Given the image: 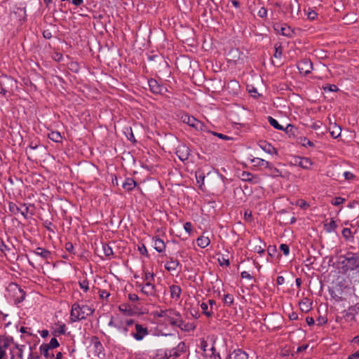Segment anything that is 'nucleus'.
Segmentation results:
<instances>
[{"label":"nucleus","mask_w":359,"mask_h":359,"mask_svg":"<svg viewBox=\"0 0 359 359\" xmlns=\"http://www.w3.org/2000/svg\"><path fill=\"white\" fill-rule=\"evenodd\" d=\"M94 309H93L90 306L75 302L72 306L69 317L70 321L72 323H75L85 320L88 316L92 315Z\"/></svg>","instance_id":"obj_1"},{"label":"nucleus","mask_w":359,"mask_h":359,"mask_svg":"<svg viewBox=\"0 0 359 359\" xmlns=\"http://www.w3.org/2000/svg\"><path fill=\"white\" fill-rule=\"evenodd\" d=\"M135 324V320L126 316L116 314L114 316H111L108 323L109 327H115L118 332L125 325H133Z\"/></svg>","instance_id":"obj_2"},{"label":"nucleus","mask_w":359,"mask_h":359,"mask_svg":"<svg viewBox=\"0 0 359 359\" xmlns=\"http://www.w3.org/2000/svg\"><path fill=\"white\" fill-rule=\"evenodd\" d=\"M133 326L134 330L131 331L130 335L136 341H142L149 334V330L147 326L140 324L135 321V324H133Z\"/></svg>","instance_id":"obj_3"},{"label":"nucleus","mask_w":359,"mask_h":359,"mask_svg":"<svg viewBox=\"0 0 359 359\" xmlns=\"http://www.w3.org/2000/svg\"><path fill=\"white\" fill-rule=\"evenodd\" d=\"M181 318L182 316L180 312L175 309H166L165 317L163 322L172 326L176 327L177 325H180L181 323Z\"/></svg>","instance_id":"obj_4"},{"label":"nucleus","mask_w":359,"mask_h":359,"mask_svg":"<svg viewBox=\"0 0 359 359\" xmlns=\"http://www.w3.org/2000/svg\"><path fill=\"white\" fill-rule=\"evenodd\" d=\"M181 120L183 123L194 128L196 130L202 131L205 128V125L203 122L187 114L182 115Z\"/></svg>","instance_id":"obj_5"},{"label":"nucleus","mask_w":359,"mask_h":359,"mask_svg":"<svg viewBox=\"0 0 359 359\" xmlns=\"http://www.w3.org/2000/svg\"><path fill=\"white\" fill-rule=\"evenodd\" d=\"M138 286L141 288V292L144 294L150 297H154L156 294V287L154 283H147L139 284Z\"/></svg>","instance_id":"obj_6"},{"label":"nucleus","mask_w":359,"mask_h":359,"mask_svg":"<svg viewBox=\"0 0 359 359\" xmlns=\"http://www.w3.org/2000/svg\"><path fill=\"white\" fill-rule=\"evenodd\" d=\"M297 68L301 74L306 75L311 72L313 69V65L311 60L304 59L298 62Z\"/></svg>","instance_id":"obj_7"},{"label":"nucleus","mask_w":359,"mask_h":359,"mask_svg":"<svg viewBox=\"0 0 359 359\" xmlns=\"http://www.w3.org/2000/svg\"><path fill=\"white\" fill-rule=\"evenodd\" d=\"M149 86L150 90L154 94H163L167 91L165 86L159 84L156 80L153 79L149 81Z\"/></svg>","instance_id":"obj_8"},{"label":"nucleus","mask_w":359,"mask_h":359,"mask_svg":"<svg viewBox=\"0 0 359 359\" xmlns=\"http://www.w3.org/2000/svg\"><path fill=\"white\" fill-rule=\"evenodd\" d=\"M176 154L182 161H184L189 156L190 149L185 144H180L177 147Z\"/></svg>","instance_id":"obj_9"},{"label":"nucleus","mask_w":359,"mask_h":359,"mask_svg":"<svg viewBox=\"0 0 359 359\" xmlns=\"http://www.w3.org/2000/svg\"><path fill=\"white\" fill-rule=\"evenodd\" d=\"M294 163L298 165L303 169L309 170L311 169L313 162L311 160L306 157H297L294 158Z\"/></svg>","instance_id":"obj_10"},{"label":"nucleus","mask_w":359,"mask_h":359,"mask_svg":"<svg viewBox=\"0 0 359 359\" xmlns=\"http://www.w3.org/2000/svg\"><path fill=\"white\" fill-rule=\"evenodd\" d=\"M275 29L279 34L285 36H291L293 33L290 27L287 25H278Z\"/></svg>","instance_id":"obj_11"},{"label":"nucleus","mask_w":359,"mask_h":359,"mask_svg":"<svg viewBox=\"0 0 359 359\" xmlns=\"http://www.w3.org/2000/svg\"><path fill=\"white\" fill-rule=\"evenodd\" d=\"M152 241L154 243V248L157 252L161 253L165 250V243L162 239L157 237H154Z\"/></svg>","instance_id":"obj_12"},{"label":"nucleus","mask_w":359,"mask_h":359,"mask_svg":"<svg viewBox=\"0 0 359 359\" xmlns=\"http://www.w3.org/2000/svg\"><path fill=\"white\" fill-rule=\"evenodd\" d=\"M228 359H248V355L243 350L237 349L229 354Z\"/></svg>","instance_id":"obj_13"},{"label":"nucleus","mask_w":359,"mask_h":359,"mask_svg":"<svg viewBox=\"0 0 359 359\" xmlns=\"http://www.w3.org/2000/svg\"><path fill=\"white\" fill-rule=\"evenodd\" d=\"M170 297L172 299L177 301L180 298L182 293L181 287L177 285H172L170 286Z\"/></svg>","instance_id":"obj_14"},{"label":"nucleus","mask_w":359,"mask_h":359,"mask_svg":"<svg viewBox=\"0 0 359 359\" xmlns=\"http://www.w3.org/2000/svg\"><path fill=\"white\" fill-rule=\"evenodd\" d=\"M259 145L262 150H264L265 152L269 154H278L276 149L269 143H267L266 142H260Z\"/></svg>","instance_id":"obj_15"},{"label":"nucleus","mask_w":359,"mask_h":359,"mask_svg":"<svg viewBox=\"0 0 359 359\" xmlns=\"http://www.w3.org/2000/svg\"><path fill=\"white\" fill-rule=\"evenodd\" d=\"M179 265L180 262L177 259L170 258V259L165 264V268L168 271H174L177 270Z\"/></svg>","instance_id":"obj_16"},{"label":"nucleus","mask_w":359,"mask_h":359,"mask_svg":"<svg viewBox=\"0 0 359 359\" xmlns=\"http://www.w3.org/2000/svg\"><path fill=\"white\" fill-rule=\"evenodd\" d=\"M299 308L302 311L307 313L312 308V302L309 299L304 298L299 302Z\"/></svg>","instance_id":"obj_17"},{"label":"nucleus","mask_w":359,"mask_h":359,"mask_svg":"<svg viewBox=\"0 0 359 359\" xmlns=\"http://www.w3.org/2000/svg\"><path fill=\"white\" fill-rule=\"evenodd\" d=\"M137 186L136 182L133 178H126L123 183V188L127 191H132Z\"/></svg>","instance_id":"obj_18"},{"label":"nucleus","mask_w":359,"mask_h":359,"mask_svg":"<svg viewBox=\"0 0 359 359\" xmlns=\"http://www.w3.org/2000/svg\"><path fill=\"white\" fill-rule=\"evenodd\" d=\"M142 283H154L155 274L153 272L144 270L142 274Z\"/></svg>","instance_id":"obj_19"},{"label":"nucleus","mask_w":359,"mask_h":359,"mask_svg":"<svg viewBox=\"0 0 359 359\" xmlns=\"http://www.w3.org/2000/svg\"><path fill=\"white\" fill-rule=\"evenodd\" d=\"M196 243L198 246H199L201 248H205L210 245V240L208 236L202 235L201 236L197 238Z\"/></svg>","instance_id":"obj_20"},{"label":"nucleus","mask_w":359,"mask_h":359,"mask_svg":"<svg viewBox=\"0 0 359 359\" xmlns=\"http://www.w3.org/2000/svg\"><path fill=\"white\" fill-rule=\"evenodd\" d=\"M254 166L267 168L270 167V163L260 158H254L251 160Z\"/></svg>","instance_id":"obj_21"},{"label":"nucleus","mask_w":359,"mask_h":359,"mask_svg":"<svg viewBox=\"0 0 359 359\" xmlns=\"http://www.w3.org/2000/svg\"><path fill=\"white\" fill-rule=\"evenodd\" d=\"M200 306L202 310V313L206 317L211 318L213 316L214 312L211 310L207 302H202Z\"/></svg>","instance_id":"obj_22"},{"label":"nucleus","mask_w":359,"mask_h":359,"mask_svg":"<svg viewBox=\"0 0 359 359\" xmlns=\"http://www.w3.org/2000/svg\"><path fill=\"white\" fill-rule=\"evenodd\" d=\"M34 253L36 255H39L43 259H48L50 256V251H48L43 248H40V247H39L36 249V250L34 251Z\"/></svg>","instance_id":"obj_23"},{"label":"nucleus","mask_w":359,"mask_h":359,"mask_svg":"<svg viewBox=\"0 0 359 359\" xmlns=\"http://www.w3.org/2000/svg\"><path fill=\"white\" fill-rule=\"evenodd\" d=\"M50 349V348L48 346V345H45L44 344H41L39 347L40 353L47 358H52L54 356L53 353H49Z\"/></svg>","instance_id":"obj_24"},{"label":"nucleus","mask_w":359,"mask_h":359,"mask_svg":"<svg viewBox=\"0 0 359 359\" xmlns=\"http://www.w3.org/2000/svg\"><path fill=\"white\" fill-rule=\"evenodd\" d=\"M337 225L333 219H331L330 222L324 224V228L327 232H332L335 230Z\"/></svg>","instance_id":"obj_25"},{"label":"nucleus","mask_w":359,"mask_h":359,"mask_svg":"<svg viewBox=\"0 0 359 359\" xmlns=\"http://www.w3.org/2000/svg\"><path fill=\"white\" fill-rule=\"evenodd\" d=\"M48 137L55 142H60L62 139L60 133L58 131H51L48 133Z\"/></svg>","instance_id":"obj_26"},{"label":"nucleus","mask_w":359,"mask_h":359,"mask_svg":"<svg viewBox=\"0 0 359 359\" xmlns=\"http://www.w3.org/2000/svg\"><path fill=\"white\" fill-rule=\"evenodd\" d=\"M12 342L13 339L11 337H4L1 341L0 348L6 351Z\"/></svg>","instance_id":"obj_27"},{"label":"nucleus","mask_w":359,"mask_h":359,"mask_svg":"<svg viewBox=\"0 0 359 359\" xmlns=\"http://www.w3.org/2000/svg\"><path fill=\"white\" fill-rule=\"evenodd\" d=\"M269 123L271 126H273L274 128L279 130H283L284 128L283 126L280 125L277 120L273 118L271 116L268 117Z\"/></svg>","instance_id":"obj_28"},{"label":"nucleus","mask_w":359,"mask_h":359,"mask_svg":"<svg viewBox=\"0 0 359 359\" xmlns=\"http://www.w3.org/2000/svg\"><path fill=\"white\" fill-rule=\"evenodd\" d=\"M55 332L60 335L65 334L66 332L65 324L60 322L55 324Z\"/></svg>","instance_id":"obj_29"},{"label":"nucleus","mask_w":359,"mask_h":359,"mask_svg":"<svg viewBox=\"0 0 359 359\" xmlns=\"http://www.w3.org/2000/svg\"><path fill=\"white\" fill-rule=\"evenodd\" d=\"M118 309L121 312H122L121 315H126L128 317L132 313L129 306L126 304H121L118 307Z\"/></svg>","instance_id":"obj_30"},{"label":"nucleus","mask_w":359,"mask_h":359,"mask_svg":"<svg viewBox=\"0 0 359 359\" xmlns=\"http://www.w3.org/2000/svg\"><path fill=\"white\" fill-rule=\"evenodd\" d=\"M266 168H268L270 171V174L272 177H278V176H280L281 175V172L277 169L276 168H274L271 163H270V167H267Z\"/></svg>","instance_id":"obj_31"},{"label":"nucleus","mask_w":359,"mask_h":359,"mask_svg":"<svg viewBox=\"0 0 359 359\" xmlns=\"http://www.w3.org/2000/svg\"><path fill=\"white\" fill-rule=\"evenodd\" d=\"M79 286L81 289H82L84 292H88L89 290V283L87 279L81 280L79 282Z\"/></svg>","instance_id":"obj_32"},{"label":"nucleus","mask_w":359,"mask_h":359,"mask_svg":"<svg viewBox=\"0 0 359 359\" xmlns=\"http://www.w3.org/2000/svg\"><path fill=\"white\" fill-rule=\"evenodd\" d=\"M300 143L302 146L306 147H314V144L308 138L306 137H302L300 138Z\"/></svg>","instance_id":"obj_33"},{"label":"nucleus","mask_w":359,"mask_h":359,"mask_svg":"<svg viewBox=\"0 0 359 359\" xmlns=\"http://www.w3.org/2000/svg\"><path fill=\"white\" fill-rule=\"evenodd\" d=\"M223 301L226 305L231 306L233 303V297L230 294H225Z\"/></svg>","instance_id":"obj_34"},{"label":"nucleus","mask_w":359,"mask_h":359,"mask_svg":"<svg viewBox=\"0 0 359 359\" xmlns=\"http://www.w3.org/2000/svg\"><path fill=\"white\" fill-rule=\"evenodd\" d=\"M45 345H48V346L50 348H55L60 346V344L56 338H52L48 344H44Z\"/></svg>","instance_id":"obj_35"},{"label":"nucleus","mask_w":359,"mask_h":359,"mask_svg":"<svg viewBox=\"0 0 359 359\" xmlns=\"http://www.w3.org/2000/svg\"><path fill=\"white\" fill-rule=\"evenodd\" d=\"M323 89L325 91L329 92H337L339 90L338 87L334 84H328L324 86Z\"/></svg>","instance_id":"obj_36"},{"label":"nucleus","mask_w":359,"mask_h":359,"mask_svg":"<svg viewBox=\"0 0 359 359\" xmlns=\"http://www.w3.org/2000/svg\"><path fill=\"white\" fill-rule=\"evenodd\" d=\"M344 202H345V198H341V197H335L332 201V204L333 205L338 206V205H339L341 204H343Z\"/></svg>","instance_id":"obj_37"},{"label":"nucleus","mask_w":359,"mask_h":359,"mask_svg":"<svg viewBox=\"0 0 359 359\" xmlns=\"http://www.w3.org/2000/svg\"><path fill=\"white\" fill-rule=\"evenodd\" d=\"M306 15L308 19L313 20L317 17V13L315 11L309 8L308 11L306 12Z\"/></svg>","instance_id":"obj_38"},{"label":"nucleus","mask_w":359,"mask_h":359,"mask_svg":"<svg viewBox=\"0 0 359 359\" xmlns=\"http://www.w3.org/2000/svg\"><path fill=\"white\" fill-rule=\"evenodd\" d=\"M103 250H104L105 256H107V257H110L111 255H113L112 248L108 245H103Z\"/></svg>","instance_id":"obj_39"},{"label":"nucleus","mask_w":359,"mask_h":359,"mask_svg":"<svg viewBox=\"0 0 359 359\" xmlns=\"http://www.w3.org/2000/svg\"><path fill=\"white\" fill-rule=\"evenodd\" d=\"M9 209H10V211L13 213V214H18V213H20V208L18 207L14 203H10L9 205Z\"/></svg>","instance_id":"obj_40"},{"label":"nucleus","mask_w":359,"mask_h":359,"mask_svg":"<svg viewBox=\"0 0 359 359\" xmlns=\"http://www.w3.org/2000/svg\"><path fill=\"white\" fill-rule=\"evenodd\" d=\"M176 327H180L182 330L184 331H189L190 330L189 324L185 323L183 321L182 318H181V323L180 325H177Z\"/></svg>","instance_id":"obj_41"},{"label":"nucleus","mask_w":359,"mask_h":359,"mask_svg":"<svg viewBox=\"0 0 359 359\" xmlns=\"http://www.w3.org/2000/svg\"><path fill=\"white\" fill-rule=\"evenodd\" d=\"M343 176L344 177V179L348 181L353 180L355 177L352 172L349 171H345L343 173Z\"/></svg>","instance_id":"obj_42"},{"label":"nucleus","mask_w":359,"mask_h":359,"mask_svg":"<svg viewBox=\"0 0 359 359\" xmlns=\"http://www.w3.org/2000/svg\"><path fill=\"white\" fill-rule=\"evenodd\" d=\"M282 55V48L280 46H277V45L275 46V53L273 54L274 57L276 58H280Z\"/></svg>","instance_id":"obj_43"},{"label":"nucleus","mask_w":359,"mask_h":359,"mask_svg":"<svg viewBox=\"0 0 359 359\" xmlns=\"http://www.w3.org/2000/svg\"><path fill=\"white\" fill-rule=\"evenodd\" d=\"M280 250L283 252L285 255H288L290 252L289 246L287 244H281L280 245Z\"/></svg>","instance_id":"obj_44"},{"label":"nucleus","mask_w":359,"mask_h":359,"mask_svg":"<svg viewBox=\"0 0 359 359\" xmlns=\"http://www.w3.org/2000/svg\"><path fill=\"white\" fill-rule=\"evenodd\" d=\"M29 208L26 206L25 204L22 205L20 210V213L25 217L27 218V215L28 213Z\"/></svg>","instance_id":"obj_45"},{"label":"nucleus","mask_w":359,"mask_h":359,"mask_svg":"<svg viewBox=\"0 0 359 359\" xmlns=\"http://www.w3.org/2000/svg\"><path fill=\"white\" fill-rule=\"evenodd\" d=\"M184 229L188 233H191L192 231V224L189 222H187L184 224Z\"/></svg>","instance_id":"obj_46"},{"label":"nucleus","mask_w":359,"mask_h":359,"mask_svg":"<svg viewBox=\"0 0 359 359\" xmlns=\"http://www.w3.org/2000/svg\"><path fill=\"white\" fill-rule=\"evenodd\" d=\"M165 312H166V309L160 310V311H156L155 316L158 318H162L163 320H164V318L165 317Z\"/></svg>","instance_id":"obj_47"},{"label":"nucleus","mask_w":359,"mask_h":359,"mask_svg":"<svg viewBox=\"0 0 359 359\" xmlns=\"http://www.w3.org/2000/svg\"><path fill=\"white\" fill-rule=\"evenodd\" d=\"M243 176L244 177L243 180L245 181L252 182L254 180L253 175L249 172H243Z\"/></svg>","instance_id":"obj_48"},{"label":"nucleus","mask_w":359,"mask_h":359,"mask_svg":"<svg viewBox=\"0 0 359 359\" xmlns=\"http://www.w3.org/2000/svg\"><path fill=\"white\" fill-rule=\"evenodd\" d=\"M258 15L262 18H266L267 16V10L264 7L261 8L258 11Z\"/></svg>","instance_id":"obj_49"},{"label":"nucleus","mask_w":359,"mask_h":359,"mask_svg":"<svg viewBox=\"0 0 359 359\" xmlns=\"http://www.w3.org/2000/svg\"><path fill=\"white\" fill-rule=\"evenodd\" d=\"M207 303L208 304L210 308L211 309V310L213 312H214L215 310L217 309V308H216V302H215V300H213V299H208Z\"/></svg>","instance_id":"obj_50"},{"label":"nucleus","mask_w":359,"mask_h":359,"mask_svg":"<svg viewBox=\"0 0 359 359\" xmlns=\"http://www.w3.org/2000/svg\"><path fill=\"white\" fill-rule=\"evenodd\" d=\"M133 325H125L123 326V328L121 329V330L119 331L121 333H122L123 334H124L125 336L127 335L128 332H129L130 330V328L132 327Z\"/></svg>","instance_id":"obj_51"},{"label":"nucleus","mask_w":359,"mask_h":359,"mask_svg":"<svg viewBox=\"0 0 359 359\" xmlns=\"http://www.w3.org/2000/svg\"><path fill=\"white\" fill-rule=\"evenodd\" d=\"M241 276L242 278H245L248 280H251L252 278V276L248 271H245L241 272Z\"/></svg>","instance_id":"obj_52"},{"label":"nucleus","mask_w":359,"mask_h":359,"mask_svg":"<svg viewBox=\"0 0 359 359\" xmlns=\"http://www.w3.org/2000/svg\"><path fill=\"white\" fill-rule=\"evenodd\" d=\"M128 299L131 302H136L139 299V297H138L137 294H136L135 293H132V294H128Z\"/></svg>","instance_id":"obj_53"},{"label":"nucleus","mask_w":359,"mask_h":359,"mask_svg":"<svg viewBox=\"0 0 359 359\" xmlns=\"http://www.w3.org/2000/svg\"><path fill=\"white\" fill-rule=\"evenodd\" d=\"M276 283L278 285H283L285 283V278L282 276H279L277 277Z\"/></svg>","instance_id":"obj_54"},{"label":"nucleus","mask_w":359,"mask_h":359,"mask_svg":"<svg viewBox=\"0 0 359 359\" xmlns=\"http://www.w3.org/2000/svg\"><path fill=\"white\" fill-rule=\"evenodd\" d=\"M100 296L101 298H107L109 296V293L106 290H100Z\"/></svg>","instance_id":"obj_55"},{"label":"nucleus","mask_w":359,"mask_h":359,"mask_svg":"<svg viewBox=\"0 0 359 359\" xmlns=\"http://www.w3.org/2000/svg\"><path fill=\"white\" fill-rule=\"evenodd\" d=\"M8 250V247L6 245V244L3 242H0V250L5 253L6 250Z\"/></svg>","instance_id":"obj_56"},{"label":"nucleus","mask_w":359,"mask_h":359,"mask_svg":"<svg viewBox=\"0 0 359 359\" xmlns=\"http://www.w3.org/2000/svg\"><path fill=\"white\" fill-rule=\"evenodd\" d=\"M342 234L344 237L348 238V236L351 234V230L348 228H345L342 231Z\"/></svg>","instance_id":"obj_57"},{"label":"nucleus","mask_w":359,"mask_h":359,"mask_svg":"<svg viewBox=\"0 0 359 359\" xmlns=\"http://www.w3.org/2000/svg\"><path fill=\"white\" fill-rule=\"evenodd\" d=\"M348 359H359V351L349 355Z\"/></svg>","instance_id":"obj_58"},{"label":"nucleus","mask_w":359,"mask_h":359,"mask_svg":"<svg viewBox=\"0 0 359 359\" xmlns=\"http://www.w3.org/2000/svg\"><path fill=\"white\" fill-rule=\"evenodd\" d=\"M289 318L292 320H295L298 318V315L295 312H292L291 313L289 314Z\"/></svg>","instance_id":"obj_59"},{"label":"nucleus","mask_w":359,"mask_h":359,"mask_svg":"<svg viewBox=\"0 0 359 359\" xmlns=\"http://www.w3.org/2000/svg\"><path fill=\"white\" fill-rule=\"evenodd\" d=\"M306 321L309 325H313L315 323L314 319L312 317H306Z\"/></svg>","instance_id":"obj_60"},{"label":"nucleus","mask_w":359,"mask_h":359,"mask_svg":"<svg viewBox=\"0 0 359 359\" xmlns=\"http://www.w3.org/2000/svg\"><path fill=\"white\" fill-rule=\"evenodd\" d=\"M255 251L259 254H263L264 252V249L262 248L261 246H255Z\"/></svg>","instance_id":"obj_61"},{"label":"nucleus","mask_w":359,"mask_h":359,"mask_svg":"<svg viewBox=\"0 0 359 359\" xmlns=\"http://www.w3.org/2000/svg\"><path fill=\"white\" fill-rule=\"evenodd\" d=\"M0 359H6V351L0 348Z\"/></svg>","instance_id":"obj_62"},{"label":"nucleus","mask_w":359,"mask_h":359,"mask_svg":"<svg viewBox=\"0 0 359 359\" xmlns=\"http://www.w3.org/2000/svg\"><path fill=\"white\" fill-rule=\"evenodd\" d=\"M249 92L251 93L252 96L256 97L257 95H259V94L257 93V90L255 88H252V89H250Z\"/></svg>","instance_id":"obj_63"},{"label":"nucleus","mask_w":359,"mask_h":359,"mask_svg":"<svg viewBox=\"0 0 359 359\" xmlns=\"http://www.w3.org/2000/svg\"><path fill=\"white\" fill-rule=\"evenodd\" d=\"M65 248H66V250H68L69 252H72V250H73L74 247L72 245V244L71 243H67L65 244Z\"/></svg>","instance_id":"obj_64"}]
</instances>
